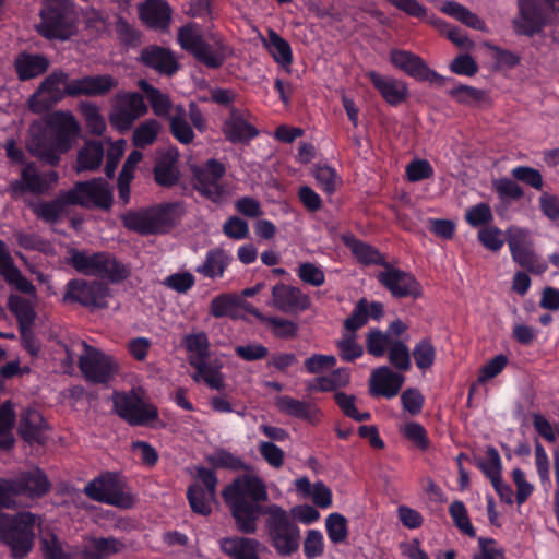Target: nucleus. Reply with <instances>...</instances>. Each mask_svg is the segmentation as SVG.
Returning <instances> with one entry per match:
<instances>
[{"instance_id":"nucleus-1","label":"nucleus","mask_w":559,"mask_h":559,"mask_svg":"<svg viewBox=\"0 0 559 559\" xmlns=\"http://www.w3.org/2000/svg\"><path fill=\"white\" fill-rule=\"evenodd\" d=\"M222 497L237 530L243 534L255 533L258 520L264 514L261 503L269 500L265 481L254 473L240 475L223 489Z\"/></svg>"},{"instance_id":"nucleus-2","label":"nucleus","mask_w":559,"mask_h":559,"mask_svg":"<svg viewBox=\"0 0 559 559\" xmlns=\"http://www.w3.org/2000/svg\"><path fill=\"white\" fill-rule=\"evenodd\" d=\"M51 484L46 474L34 468L20 473L12 479H0V506L3 508L26 507L49 492Z\"/></svg>"},{"instance_id":"nucleus-3","label":"nucleus","mask_w":559,"mask_h":559,"mask_svg":"<svg viewBox=\"0 0 559 559\" xmlns=\"http://www.w3.org/2000/svg\"><path fill=\"white\" fill-rule=\"evenodd\" d=\"M67 263L82 275L107 278L111 283H120L131 273L129 265L105 251L90 252L71 248L68 250Z\"/></svg>"},{"instance_id":"nucleus-4","label":"nucleus","mask_w":559,"mask_h":559,"mask_svg":"<svg viewBox=\"0 0 559 559\" xmlns=\"http://www.w3.org/2000/svg\"><path fill=\"white\" fill-rule=\"evenodd\" d=\"M264 531L270 545L282 557L292 556L299 549L300 530L287 511L277 504L264 509Z\"/></svg>"},{"instance_id":"nucleus-5","label":"nucleus","mask_w":559,"mask_h":559,"mask_svg":"<svg viewBox=\"0 0 559 559\" xmlns=\"http://www.w3.org/2000/svg\"><path fill=\"white\" fill-rule=\"evenodd\" d=\"M41 520L31 512H21L15 515L2 516L0 520V539L7 544L14 558L25 557L33 548L35 527Z\"/></svg>"},{"instance_id":"nucleus-6","label":"nucleus","mask_w":559,"mask_h":559,"mask_svg":"<svg viewBox=\"0 0 559 559\" xmlns=\"http://www.w3.org/2000/svg\"><path fill=\"white\" fill-rule=\"evenodd\" d=\"M181 47L190 51L198 61L209 68H219L228 55L229 48L218 36L204 38L193 27H182L178 35Z\"/></svg>"},{"instance_id":"nucleus-7","label":"nucleus","mask_w":559,"mask_h":559,"mask_svg":"<svg viewBox=\"0 0 559 559\" xmlns=\"http://www.w3.org/2000/svg\"><path fill=\"white\" fill-rule=\"evenodd\" d=\"M506 240L512 260L531 273L542 274L547 270L535 250L532 231L528 228L512 225L506 229Z\"/></svg>"},{"instance_id":"nucleus-8","label":"nucleus","mask_w":559,"mask_h":559,"mask_svg":"<svg viewBox=\"0 0 559 559\" xmlns=\"http://www.w3.org/2000/svg\"><path fill=\"white\" fill-rule=\"evenodd\" d=\"M83 354L79 358V368L83 377L92 383H108L120 371V362L100 349L82 342Z\"/></svg>"},{"instance_id":"nucleus-9","label":"nucleus","mask_w":559,"mask_h":559,"mask_svg":"<svg viewBox=\"0 0 559 559\" xmlns=\"http://www.w3.org/2000/svg\"><path fill=\"white\" fill-rule=\"evenodd\" d=\"M71 80L63 70H55L47 75L27 100L28 109L34 114H43L60 103L66 96L67 84Z\"/></svg>"},{"instance_id":"nucleus-10","label":"nucleus","mask_w":559,"mask_h":559,"mask_svg":"<svg viewBox=\"0 0 559 559\" xmlns=\"http://www.w3.org/2000/svg\"><path fill=\"white\" fill-rule=\"evenodd\" d=\"M112 403L116 413L133 426L146 425L158 415L157 409L142 399L140 390L115 392Z\"/></svg>"},{"instance_id":"nucleus-11","label":"nucleus","mask_w":559,"mask_h":559,"mask_svg":"<svg viewBox=\"0 0 559 559\" xmlns=\"http://www.w3.org/2000/svg\"><path fill=\"white\" fill-rule=\"evenodd\" d=\"M109 287L98 281L71 280L66 285L64 302H76L91 309L108 307Z\"/></svg>"},{"instance_id":"nucleus-12","label":"nucleus","mask_w":559,"mask_h":559,"mask_svg":"<svg viewBox=\"0 0 559 559\" xmlns=\"http://www.w3.org/2000/svg\"><path fill=\"white\" fill-rule=\"evenodd\" d=\"M217 477L215 473L203 466L197 467V479L187 490L189 504L193 512L209 515L212 503L216 499Z\"/></svg>"},{"instance_id":"nucleus-13","label":"nucleus","mask_w":559,"mask_h":559,"mask_svg":"<svg viewBox=\"0 0 559 559\" xmlns=\"http://www.w3.org/2000/svg\"><path fill=\"white\" fill-rule=\"evenodd\" d=\"M147 112L144 98L139 93L119 92L114 98L110 123L120 131L131 128L135 120Z\"/></svg>"},{"instance_id":"nucleus-14","label":"nucleus","mask_w":559,"mask_h":559,"mask_svg":"<svg viewBox=\"0 0 559 559\" xmlns=\"http://www.w3.org/2000/svg\"><path fill=\"white\" fill-rule=\"evenodd\" d=\"M68 192L73 205L109 210L112 204L110 187L100 178L78 182Z\"/></svg>"},{"instance_id":"nucleus-15","label":"nucleus","mask_w":559,"mask_h":559,"mask_svg":"<svg viewBox=\"0 0 559 559\" xmlns=\"http://www.w3.org/2000/svg\"><path fill=\"white\" fill-rule=\"evenodd\" d=\"M383 270L377 274L378 282L396 298H419L423 288L419 282L411 273L382 263Z\"/></svg>"},{"instance_id":"nucleus-16","label":"nucleus","mask_w":559,"mask_h":559,"mask_svg":"<svg viewBox=\"0 0 559 559\" xmlns=\"http://www.w3.org/2000/svg\"><path fill=\"white\" fill-rule=\"evenodd\" d=\"M84 493L98 502H105L120 508L132 506V498L124 493L117 478L109 473L91 480L84 487Z\"/></svg>"},{"instance_id":"nucleus-17","label":"nucleus","mask_w":559,"mask_h":559,"mask_svg":"<svg viewBox=\"0 0 559 559\" xmlns=\"http://www.w3.org/2000/svg\"><path fill=\"white\" fill-rule=\"evenodd\" d=\"M225 171L224 164L216 159H209L203 166L193 167L194 188L207 199L214 202L221 201L225 194L221 183Z\"/></svg>"},{"instance_id":"nucleus-18","label":"nucleus","mask_w":559,"mask_h":559,"mask_svg":"<svg viewBox=\"0 0 559 559\" xmlns=\"http://www.w3.org/2000/svg\"><path fill=\"white\" fill-rule=\"evenodd\" d=\"M118 86V80L111 74L85 75L71 80L67 84L69 97H103Z\"/></svg>"},{"instance_id":"nucleus-19","label":"nucleus","mask_w":559,"mask_h":559,"mask_svg":"<svg viewBox=\"0 0 559 559\" xmlns=\"http://www.w3.org/2000/svg\"><path fill=\"white\" fill-rule=\"evenodd\" d=\"M47 126L58 141V147L61 152H68L72 148L81 131L76 118L69 110L53 111L47 119Z\"/></svg>"},{"instance_id":"nucleus-20","label":"nucleus","mask_w":559,"mask_h":559,"mask_svg":"<svg viewBox=\"0 0 559 559\" xmlns=\"http://www.w3.org/2000/svg\"><path fill=\"white\" fill-rule=\"evenodd\" d=\"M41 22L36 26L38 33L48 39L67 40L75 33V26L67 13L55 8L40 11Z\"/></svg>"},{"instance_id":"nucleus-21","label":"nucleus","mask_w":559,"mask_h":559,"mask_svg":"<svg viewBox=\"0 0 559 559\" xmlns=\"http://www.w3.org/2000/svg\"><path fill=\"white\" fill-rule=\"evenodd\" d=\"M390 60L395 68L418 81H428L430 83H441L443 81L437 72L427 67L421 58L409 51L392 50Z\"/></svg>"},{"instance_id":"nucleus-22","label":"nucleus","mask_w":559,"mask_h":559,"mask_svg":"<svg viewBox=\"0 0 559 559\" xmlns=\"http://www.w3.org/2000/svg\"><path fill=\"white\" fill-rule=\"evenodd\" d=\"M538 0H518L519 16L513 20L516 34L534 36L542 32L548 21L537 5Z\"/></svg>"},{"instance_id":"nucleus-23","label":"nucleus","mask_w":559,"mask_h":559,"mask_svg":"<svg viewBox=\"0 0 559 559\" xmlns=\"http://www.w3.org/2000/svg\"><path fill=\"white\" fill-rule=\"evenodd\" d=\"M26 147L33 156L51 166L58 165L60 155L64 153L58 147L55 136L52 134L49 136L39 128L31 129Z\"/></svg>"},{"instance_id":"nucleus-24","label":"nucleus","mask_w":559,"mask_h":559,"mask_svg":"<svg viewBox=\"0 0 559 559\" xmlns=\"http://www.w3.org/2000/svg\"><path fill=\"white\" fill-rule=\"evenodd\" d=\"M272 305L283 312L292 313L306 310L310 299L297 287L278 284L272 289Z\"/></svg>"},{"instance_id":"nucleus-25","label":"nucleus","mask_w":559,"mask_h":559,"mask_svg":"<svg viewBox=\"0 0 559 559\" xmlns=\"http://www.w3.org/2000/svg\"><path fill=\"white\" fill-rule=\"evenodd\" d=\"M274 404L282 413L290 417H295L311 425L320 421L321 411L311 402L294 399L288 395H278L275 397Z\"/></svg>"},{"instance_id":"nucleus-26","label":"nucleus","mask_w":559,"mask_h":559,"mask_svg":"<svg viewBox=\"0 0 559 559\" xmlns=\"http://www.w3.org/2000/svg\"><path fill=\"white\" fill-rule=\"evenodd\" d=\"M404 383V377L392 371L389 367L374 369L370 377V392L386 399L394 397Z\"/></svg>"},{"instance_id":"nucleus-27","label":"nucleus","mask_w":559,"mask_h":559,"mask_svg":"<svg viewBox=\"0 0 559 559\" xmlns=\"http://www.w3.org/2000/svg\"><path fill=\"white\" fill-rule=\"evenodd\" d=\"M222 131L225 138L231 143H243L258 135V130L248 122L242 112L230 108L229 116L223 123Z\"/></svg>"},{"instance_id":"nucleus-28","label":"nucleus","mask_w":559,"mask_h":559,"mask_svg":"<svg viewBox=\"0 0 559 559\" xmlns=\"http://www.w3.org/2000/svg\"><path fill=\"white\" fill-rule=\"evenodd\" d=\"M368 78L390 105L396 106L406 100L408 87L405 82L394 78L382 76L374 71H370Z\"/></svg>"},{"instance_id":"nucleus-29","label":"nucleus","mask_w":559,"mask_h":559,"mask_svg":"<svg viewBox=\"0 0 559 559\" xmlns=\"http://www.w3.org/2000/svg\"><path fill=\"white\" fill-rule=\"evenodd\" d=\"M50 62L39 53L21 52L14 59V69L20 81H28L47 72Z\"/></svg>"},{"instance_id":"nucleus-30","label":"nucleus","mask_w":559,"mask_h":559,"mask_svg":"<svg viewBox=\"0 0 559 559\" xmlns=\"http://www.w3.org/2000/svg\"><path fill=\"white\" fill-rule=\"evenodd\" d=\"M139 14L151 28L164 31L169 25L171 10L164 0H146L139 7Z\"/></svg>"},{"instance_id":"nucleus-31","label":"nucleus","mask_w":559,"mask_h":559,"mask_svg":"<svg viewBox=\"0 0 559 559\" xmlns=\"http://www.w3.org/2000/svg\"><path fill=\"white\" fill-rule=\"evenodd\" d=\"M22 179L25 182V189H27V191L35 194H45L57 186L59 175L55 170L40 174L35 164L28 163L22 169Z\"/></svg>"},{"instance_id":"nucleus-32","label":"nucleus","mask_w":559,"mask_h":559,"mask_svg":"<svg viewBox=\"0 0 559 559\" xmlns=\"http://www.w3.org/2000/svg\"><path fill=\"white\" fill-rule=\"evenodd\" d=\"M259 547V540L253 538L234 536L221 540V549L231 559H260Z\"/></svg>"},{"instance_id":"nucleus-33","label":"nucleus","mask_w":559,"mask_h":559,"mask_svg":"<svg viewBox=\"0 0 559 559\" xmlns=\"http://www.w3.org/2000/svg\"><path fill=\"white\" fill-rule=\"evenodd\" d=\"M141 60L147 67L167 75L178 70V63L173 53L157 46L145 48L141 53Z\"/></svg>"},{"instance_id":"nucleus-34","label":"nucleus","mask_w":559,"mask_h":559,"mask_svg":"<svg viewBox=\"0 0 559 559\" xmlns=\"http://www.w3.org/2000/svg\"><path fill=\"white\" fill-rule=\"evenodd\" d=\"M150 235L164 234L178 221V207L174 204H160L148 207Z\"/></svg>"},{"instance_id":"nucleus-35","label":"nucleus","mask_w":559,"mask_h":559,"mask_svg":"<svg viewBox=\"0 0 559 559\" xmlns=\"http://www.w3.org/2000/svg\"><path fill=\"white\" fill-rule=\"evenodd\" d=\"M73 205L68 191L60 192L51 201H40L31 205L34 214L48 223L57 222L67 211L68 206Z\"/></svg>"},{"instance_id":"nucleus-36","label":"nucleus","mask_w":559,"mask_h":559,"mask_svg":"<svg viewBox=\"0 0 559 559\" xmlns=\"http://www.w3.org/2000/svg\"><path fill=\"white\" fill-rule=\"evenodd\" d=\"M441 12L455 19L462 24L480 32H488L487 25L476 13L472 12L461 3L448 0L440 8Z\"/></svg>"},{"instance_id":"nucleus-37","label":"nucleus","mask_w":559,"mask_h":559,"mask_svg":"<svg viewBox=\"0 0 559 559\" xmlns=\"http://www.w3.org/2000/svg\"><path fill=\"white\" fill-rule=\"evenodd\" d=\"M104 157L103 144L98 141H90L78 152L74 166L76 173L92 171L97 169Z\"/></svg>"},{"instance_id":"nucleus-38","label":"nucleus","mask_w":559,"mask_h":559,"mask_svg":"<svg viewBox=\"0 0 559 559\" xmlns=\"http://www.w3.org/2000/svg\"><path fill=\"white\" fill-rule=\"evenodd\" d=\"M229 261L226 252L216 248L206 253L204 262L195 271L207 278L215 280L224 275Z\"/></svg>"},{"instance_id":"nucleus-39","label":"nucleus","mask_w":559,"mask_h":559,"mask_svg":"<svg viewBox=\"0 0 559 559\" xmlns=\"http://www.w3.org/2000/svg\"><path fill=\"white\" fill-rule=\"evenodd\" d=\"M139 87L146 94L152 110L157 117H167L169 119L173 116L171 112H175V107L167 94L155 88L145 80L139 81Z\"/></svg>"},{"instance_id":"nucleus-40","label":"nucleus","mask_w":559,"mask_h":559,"mask_svg":"<svg viewBox=\"0 0 559 559\" xmlns=\"http://www.w3.org/2000/svg\"><path fill=\"white\" fill-rule=\"evenodd\" d=\"M45 423L41 415L32 408H26L20 416L19 431L28 442H41Z\"/></svg>"},{"instance_id":"nucleus-41","label":"nucleus","mask_w":559,"mask_h":559,"mask_svg":"<svg viewBox=\"0 0 559 559\" xmlns=\"http://www.w3.org/2000/svg\"><path fill=\"white\" fill-rule=\"evenodd\" d=\"M262 43L277 63L283 67H289L292 64L293 53L290 45L275 31L269 29L267 37L262 38Z\"/></svg>"},{"instance_id":"nucleus-42","label":"nucleus","mask_w":559,"mask_h":559,"mask_svg":"<svg viewBox=\"0 0 559 559\" xmlns=\"http://www.w3.org/2000/svg\"><path fill=\"white\" fill-rule=\"evenodd\" d=\"M123 542L114 538H95L83 554L82 559H104L124 549Z\"/></svg>"},{"instance_id":"nucleus-43","label":"nucleus","mask_w":559,"mask_h":559,"mask_svg":"<svg viewBox=\"0 0 559 559\" xmlns=\"http://www.w3.org/2000/svg\"><path fill=\"white\" fill-rule=\"evenodd\" d=\"M169 129L174 138L182 144H190L194 140V132L187 121V112L182 105L175 106V112L169 117Z\"/></svg>"},{"instance_id":"nucleus-44","label":"nucleus","mask_w":559,"mask_h":559,"mask_svg":"<svg viewBox=\"0 0 559 559\" xmlns=\"http://www.w3.org/2000/svg\"><path fill=\"white\" fill-rule=\"evenodd\" d=\"M193 368H195V373L192 376L193 380L204 381L211 389L214 390H223L224 389V379L221 373V365L217 364H209L207 360L201 362H193Z\"/></svg>"},{"instance_id":"nucleus-45","label":"nucleus","mask_w":559,"mask_h":559,"mask_svg":"<svg viewBox=\"0 0 559 559\" xmlns=\"http://www.w3.org/2000/svg\"><path fill=\"white\" fill-rule=\"evenodd\" d=\"M154 177L159 186H174L179 179L177 159L171 155L159 158L154 167Z\"/></svg>"},{"instance_id":"nucleus-46","label":"nucleus","mask_w":559,"mask_h":559,"mask_svg":"<svg viewBox=\"0 0 559 559\" xmlns=\"http://www.w3.org/2000/svg\"><path fill=\"white\" fill-rule=\"evenodd\" d=\"M185 344L191 354L189 358L191 366H193V362L207 360L210 356V343L204 332L187 335Z\"/></svg>"},{"instance_id":"nucleus-47","label":"nucleus","mask_w":559,"mask_h":559,"mask_svg":"<svg viewBox=\"0 0 559 559\" xmlns=\"http://www.w3.org/2000/svg\"><path fill=\"white\" fill-rule=\"evenodd\" d=\"M162 124L155 119H147L140 123L133 132V144L136 147H146L155 142Z\"/></svg>"},{"instance_id":"nucleus-48","label":"nucleus","mask_w":559,"mask_h":559,"mask_svg":"<svg viewBox=\"0 0 559 559\" xmlns=\"http://www.w3.org/2000/svg\"><path fill=\"white\" fill-rule=\"evenodd\" d=\"M79 111L83 116L90 132L100 135L106 129V122L97 105L90 102L79 104Z\"/></svg>"},{"instance_id":"nucleus-49","label":"nucleus","mask_w":559,"mask_h":559,"mask_svg":"<svg viewBox=\"0 0 559 559\" xmlns=\"http://www.w3.org/2000/svg\"><path fill=\"white\" fill-rule=\"evenodd\" d=\"M340 357L345 361H353L359 358L362 353V346L357 342V334L344 331L342 337L336 342Z\"/></svg>"},{"instance_id":"nucleus-50","label":"nucleus","mask_w":559,"mask_h":559,"mask_svg":"<svg viewBox=\"0 0 559 559\" xmlns=\"http://www.w3.org/2000/svg\"><path fill=\"white\" fill-rule=\"evenodd\" d=\"M122 224L129 230L140 235H150V219L147 209L129 211L121 216Z\"/></svg>"},{"instance_id":"nucleus-51","label":"nucleus","mask_w":559,"mask_h":559,"mask_svg":"<svg viewBox=\"0 0 559 559\" xmlns=\"http://www.w3.org/2000/svg\"><path fill=\"white\" fill-rule=\"evenodd\" d=\"M10 309L16 316L21 329L29 328L34 323L36 313L28 300L21 297L11 298Z\"/></svg>"},{"instance_id":"nucleus-52","label":"nucleus","mask_w":559,"mask_h":559,"mask_svg":"<svg viewBox=\"0 0 559 559\" xmlns=\"http://www.w3.org/2000/svg\"><path fill=\"white\" fill-rule=\"evenodd\" d=\"M369 319V301L361 298L356 304L352 314L344 321V329L354 332L364 326Z\"/></svg>"},{"instance_id":"nucleus-53","label":"nucleus","mask_w":559,"mask_h":559,"mask_svg":"<svg viewBox=\"0 0 559 559\" xmlns=\"http://www.w3.org/2000/svg\"><path fill=\"white\" fill-rule=\"evenodd\" d=\"M401 433L415 447L425 451L429 448V439L425 428L415 421L407 423L400 429Z\"/></svg>"},{"instance_id":"nucleus-54","label":"nucleus","mask_w":559,"mask_h":559,"mask_svg":"<svg viewBox=\"0 0 559 559\" xmlns=\"http://www.w3.org/2000/svg\"><path fill=\"white\" fill-rule=\"evenodd\" d=\"M413 356L419 369H429L433 365L436 349L429 340H421L415 345Z\"/></svg>"},{"instance_id":"nucleus-55","label":"nucleus","mask_w":559,"mask_h":559,"mask_svg":"<svg viewBox=\"0 0 559 559\" xmlns=\"http://www.w3.org/2000/svg\"><path fill=\"white\" fill-rule=\"evenodd\" d=\"M392 343L393 342H391L390 335L386 333H383L380 330H377V329L371 330L367 334V338H366L367 350L369 354H371L376 357L383 356L385 350L388 348H390Z\"/></svg>"},{"instance_id":"nucleus-56","label":"nucleus","mask_w":559,"mask_h":559,"mask_svg":"<svg viewBox=\"0 0 559 559\" xmlns=\"http://www.w3.org/2000/svg\"><path fill=\"white\" fill-rule=\"evenodd\" d=\"M326 532L331 542L338 544L347 538V521L340 513H332L326 519Z\"/></svg>"},{"instance_id":"nucleus-57","label":"nucleus","mask_w":559,"mask_h":559,"mask_svg":"<svg viewBox=\"0 0 559 559\" xmlns=\"http://www.w3.org/2000/svg\"><path fill=\"white\" fill-rule=\"evenodd\" d=\"M449 95L457 103L472 105L474 103L481 102L485 98L486 93L483 90L473 86L457 85L449 91Z\"/></svg>"},{"instance_id":"nucleus-58","label":"nucleus","mask_w":559,"mask_h":559,"mask_svg":"<svg viewBox=\"0 0 559 559\" xmlns=\"http://www.w3.org/2000/svg\"><path fill=\"white\" fill-rule=\"evenodd\" d=\"M389 361L396 369L407 371L411 368V354L408 347L403 342H393L389 348Z\"/></svg>"},{"instance_id":"nucleus-59","label":"nucleus","mask_w":559,"mask_h":559,"mask_svg":"<svg viewBox=\"0 0 559 559\" xmlns=\"http://www.w3.org/2000/svg\"><path fill=\"white\" fill-rule=\"evenodd\" d=\"M163 285L179 294H186L195 283L193 274L190 272H178L164 278Z\"/></svg>"},{"instance_id":"nucleus-60","label":"nucleus","mask_w":559,"mask_h":559,"mask_svg":"<svg viewBox=\"0 0 559 559\" xmlns=\"http://www.w3.org/2000/svg\"><path fill=\"white\" fill-rule=\"evenodd\" d=\"M259 453L264 461L275 469L284 465V451L271 441H261L259 443Z\"/></svg>"},{"instance_id":"nucleus-61","label":"nucleus","mask_w":559,"mask_h":559,"mask_svg":"<svg viewBox=\"0 0 559 559\" xmlns=\"http://www.w3.org/2000/svg\"><path fill=\"white\" fill-rule=\"evenodd\" d=\"M450 515L452 516L455 525L466 535L474 536L475 531L469 522L466 508L463 502L454 501L449 507Z\"/></svg>"},{"instance_id":"nucleus-62","label":"nucleus","mask_w":559,"mask_h":559,"mask_svg":"<svg viewBox=\"0 0 559 559\" xmlns=\"http://www.w3.org/2000/svg\"><path fill=\"white\" fill-rule=\"evenodd\" d=\"M465 219L471 226L478 227L489 224L493 219V215L487 203H478L466 211Z\"/></svg>"},{"instance_id":"nucleus-63","label":"nucleus","mask_w":559,"mask_h":559,"mask_svg":"<svg viewBox=\"0 0 559 559\" xmlns=\"http://www.w3.org/2000/svg\"><path fill=\"white\" fill-rule=\"evenodd\" d=\"M486 476L493 481L501 478V460L498 451L493 447L487 449V460L478 464Z\"/></svg>"},{"instance_id":"nucleus-64","label":"nucleus","mask_w":559,"mask_h":559,"mask_svg":"<svg viewBox=\"0 0 559 559\" xmlns=\"http://www.w3.org/2000/svg\"><path fill=\"white\" fill-rule=\"evenodd\" d=\"M354 255L362 263H380V253L367 243L352 239L347 242Z\"/></svg>"}]
</instances>
